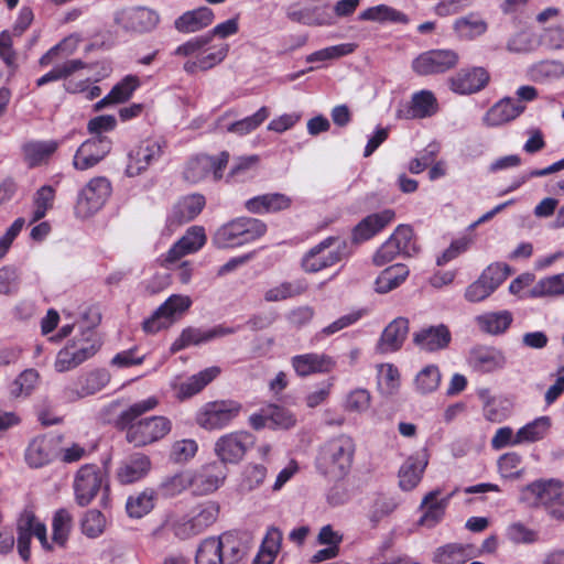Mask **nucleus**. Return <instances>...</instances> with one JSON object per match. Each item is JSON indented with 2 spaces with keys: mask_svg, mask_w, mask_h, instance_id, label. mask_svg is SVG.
<instances>
[{
  "mask_svg": "<svg viewBox=\"0 0 564 564\" xmlns=\"http://www.w3.org/2000/svg\"><path fill=\"white\" fill-rule=\"evenodd\" d=\"M156 397L138 401L122 411L118 424L126 430V440L137 447L147 446L164 438L172 430V422L163 415H153L135 421L159 405Z\"/></svg>",
  "mask_w": 564,
  "mask_h": 564,
  "instance_id": "obj_1",
  "label": "nucleus"
},
{
  "mask_svg": "<svg viewBox=\"0 0 564 564\" xmlns=\"http://www.w3.org/2000/svg\"><path fill=\"white\" fill-rule=\"evenodd\" d=\"M356 445L349 435L340 434L324 443L316 457L317 470L332 480L346 477L351 468Z\"/></svg>",
  "mask_w": 564,
  "mask_h": 564,
  "instance_id": "obj_2",
  "label": "nucleus"
},
{
  "mask_svg": "<svg viewBox=\"0 0 564 564\" xmlns=\"http://www.w3.org/2000/svg\"><path fill=\"white\" fill-rule=\"evenodd\" d=\"M219 508L214 502L197 506L191 514L170 512L163 527L180 540H187L204 532L218 517Z\"/></svg>",
  "mask_w": 564,
  "mask_h": 564,
  "instance_id": "obj_3",
  "label": "nucleus"
},
{
  "mask_svg": "<svg viewBox=\"0 0 564 564\" xmlns=\"http://www.w3.org/2000/svg\"><path fill=\"white\" fill-rule=\"evenodd\" d=\"M267 231V225L256 218L241 217L221 226L213 238L219 249L234 248L251 242Z\"/></svg>",
  "mask_w": 564,
  "mask_h": 564,
  "instance_id": "obj_4",
  "label": "nucleus"
},
{
  "mask_svg": "<svg viewBox=\"0 0 564 564\" xmlns=\"http://www.w3.org/2000/svg\"><path fill=\"white\" fill-rule=\"evenodd\" d=\"M100 348V341L93 328L73 339L56 355L54 368L57 372L69 371L91 358Z\"/></svg>",
  "mask_w": 564,
  "mask_h": 564,
  "instance_id": "obj_5",
  "label": "nucleus"
},
{
  "mask_svg": "<svg viewBox=\"0 0 564 564\" xmlns=\"http://www.w3.org/2000/svg\"><path fill=\"white\" fill-rule=\"evenodd\" d=\"M241 409V404L234 400L207 402L196 412L195 422L206 431L221 430L240 414Z\"/></svg>",
  "mask_w": 564,
  "mask_h": 564,
  "instance_id": "obj_6",
  "label": "nucleus"
},
{
  "mask_svg": "<svg viewBox=\"0 0 564 564\" xmlns=\"http://www.w3.org/2000/svg\"><path fill=\"white\" fill-rule=\"evenodd\" d=\"M229 161V153L223 151L217 156L198 154L191 158L184 166L183 177L189 184H198L208 178L220 181Z\"/></svg>",
  "mask_w": 564,
  "mask_h": 564,
  "instance_id": "obj_7",
  "label": "nucleus"
},
{
  "mask_svg": "<svg viewBox=\"0 0 564 564\" xmlns=\"http://www.w3.org/2000/svg\"><path fill=\"white\" fill-rule=\"evenodd\" d=\"M563 495V484L560 480H538L521 490L520 501L529 507H543L551 517L553 509H558Z\"/></svg>",
  "mask_w": 564,
  "mask_h": 564,
  "instance_id": "obj_8",
  "label": "nucleus"
},
{
  "mask_svg": "<svg viewBox=\"0 0 564 564\" xmlns=\"http://www.w3.org/2000/svg\"><path fill=\"white\" fill-rule=\"evenodd\" d=\"M111 194V184L104 176L91 178L79 192L75 205V214L79 218H88L97 213Z\"/></svg>",
  "mask_w": 564,
  "mask_h": 564,
  "instance_id": "obj_9",
  "label": "nucleus"
},
{
  "mask_svg": "<svg viewBox=\"0 0 564 564\" xmlns=\"http://www.w3.org/2000/svg\"><path fill=\"white\" fill-rule=\"evenodd\" d=\"M115 24L127 33H147L154 30L159 22V13L147 7H130L113 13Z\"/></svg>",
  "mask_w": 564,
  "mask_h": 564,
  "instance_id": "obj_10",
  "label": "nucleus"
},
{
  "mask_svg": "<svg viewBox=\"0 0 564 564\" xmlns=\"http://www.w3.org/2000/svg\"><path fill=\"white\" fill-rule=\"evenodd\" d=\"M256 443V436L247 431H236L220 436L215 443V454L223 464H238Z\"/></svg>",
  "mask_w": 564,
  "mask_h": 564,
  "instance_id": "obj_11",
  "label": "nucleus"
},
{
  "mask_svg": "<svg viewBox=\"0 0 564 564\" xmlns=\"http://www.w3.org/2000/svg\"><path fill=\"white\" fill-rule=\"evenodd\" d=\"M458 54L453 50H430L412 61V69L420 76L448 72L458 64Z\"/></svg>",
  "mask_w": 564,
  "mask_h": 564,
  "instance_id": "obj_12",
  "label": "nucleus"
},
{
  "mask_svg": "<svg viewBox=\"0 0 564 564\" xmlns=\"http://www.w3.org/2000/svg\"><path fill=\"white\" fill-rule=\"evenodd\" d=\"M164 148L165 142L159 138H149L141 141L128 154L126 174L129 177L140 175L162 156Z\"/></svg>",
  "mask_w": 564,
  "mask_h": 564,
  "instance_id": "obj_13",
  "label": "nucleus"
},
{
  "mask_svg": "<svg viewBox=\"0 0 564 564\" xmlns=\"http://www.w3.org/2000/svg\"><path fill=\"white\" fill-rule=\"evenodd\" d=\"M110 381V373L106 369H94L82 373L63 389V397L67 401H77L79 399L93 395L102 390Z\"/></svg>",
  "mask_w": 564,
  "mask_h": 564,
  "instance_id": "obj_14",
  "label": "nucleus"
},
{
  "mask_svg": "<svg viewBox=\"0 0 564 564\" xmlns=\"http://www.w3.org/2000/svg\"><path fill=\"white\" fill-rule=\"evenodd\" d=\"M339 241L335 237H328L313 247L303 258L302 267L308 273L318 272L332 267L341 260Z\"/></svg>",
  "mask_w": 564,
  "mask_h": 564,
  "instance_id": "obj_15",
  "label": "nucleus"
},
{
  "mask_svg": "<svg viewBox=\"0 0 564 564\" xmlns=\"http://www.w3.org/2000/svg\"><path fill=\"white\" fill-rule=\"evenodd\" d=\"M192 305V300L187 295L173 294L171 295L151 317L143 322V330L145 333L154 334L162 328L170 325L172 318L176 314H182L187 311Z\"/></svg>",
  "mask_w": 564,
  "mask_h": 564,
  "instance_id": "obj_16",
  "label": "nucleus"
},
{
  "mask_svg": "<svg viewBox=\"0 0 564 564\" xmlns=\"http://www.w3.org/2000/svg\"><path fill=\"white\" fill-rule=\"evenodd\" d=\"M111 147V140L105 135L94 137L86 140L77 149L74 155V167L79 171H85L95 166L107 156Z\"/></svg>",
  "mask_w": 564,
  "mask_h": 564,
  "instance_id": "obj_17",
  "label": "nucleus"
},
{
  "mask_svg": "<svg viewBox=\"0 0 564 564\" xmlns=\"http://www.w3.org/2000/svg\"><path fill=\"white\" fill-rule=\"evenodd\" d=\"M104 481V474L96 465H85L76 474L74 489L76 501L87 506L96 497Z\"/></svg>",
  "mask_w": 564,
  "mask_h": 564,
  "instance_id": "obj_18",
  "label": "nucleus"
},
{
  "mask_svg": "<svg viewBox=\"0 0 564 564\" xmlns=\"http://www.w3.org/2000/svg\"><path fill=\"white\" fill-rule=\"evenodd\" d=\"M206 234L203 227L192 226L185 235L177 240L162 258V265L169 268L182 257L198 251L206 243Z\"/></svg>",
  "mask_w": 564,
  "mask_h": 564,
  "instance_id": "obj_19",
  "label": "nucleus"
},
{
  "mask_svg": "<svg viewBox=\"0 0 564 564\" xmlns=\"http://www.w3.org/2000/svg\"><path fill=\"white\" fill-rule=\"evenodd\" d=\"M227 477L223 464L212 463L198 470H192V492L197 496L208 495L217 490Z\"/></svg>",
  "mask_w": 564,
  "mask_h": 564,
  "instance_id": "obj_20",
  "label": "nucleus"
},
{
  "mask_svg": "<svg viewBox=\"0 0 564 564\" xmlns=\"http://www.w3.org/2000/svg\"><path fill=\"white\" fill-rule=\"evenodd\" d=\"M238 29V20L236 18L229 19L223 23L217 24L209 33L191 39L189 41L177 46L174 51V54L177 56H192L193 54L203 50L207 44H209L213 36L225 39L236 34Z\"/></svg>",
  "mask_w": 564,
  "mask_h": 564,
  "instance_id": "obj_21",
  "label": "nucleus"
},
{
  "mask_svg": "<svg viewBox=\"0 0 564 564\" xmlns=\"http://www.w3.org/2000/svg\"><path fill=\"white\" fill-rule=\"evenodd\" d=\"M237 330L234 327H227L218 325L209 329H202L195 327L185 328L180 337L171 346V350L176 352L191 345H200L203 343L210 341L218 337L231 335Z\"/></svg>",
  "mask_w": 564,
  "mask_h": 564,
  "instance_id": "obj_22",
  "label": "nucleus"
},
{
  "mask_svg": "<svg viewBox=\"0 0 564 564\" xmlns=\"http://www.w3.org/2000/svg\"><path fill=\"white\" fill-rule=\"evenodd\" d=\"M57 440L43 435L33 438L25 449V462L31 468H41L50 464L57 455Z\"/></svg>",
  "mask_w": 564,
  "mask_h": 564,
  "instance_id": "obj_23",
  "label": "nucleus"
},
{
  "mask_svg": "<svg viewBox=\"0 0 564 564\" xmlns=\"http://www.w3.org/2000/svg\"><path fill=\"white\" fill-rule=\"evenodd\" d=\"M295 373L300 377H308L315 373H328L335 366L336 361L326 354L307 352L296 355L291 359Z\"/></svg>",
  "mask_w": 564,
  "mask_h": 564,
  "instance_id": "obj_24",
  "label": "nucleus"
},
{
  "mask_svg": "<svg viewBox=\"0 0 564 564\" xmlns=\"http://www.w3.org/2000/svg\"><path fill=\"white\" fill-rule=\"evenodd\" d=\"M489 74L482 67L460 69L451 77V89L460 95H469L484 89L489 82Z\"/></svg>",
  "mask_w": 564,
  "mask_h": 564,
  "instance_id": "obj_25",
  "label": "nucleus"
},
{
  "mask_svg": "<svg viewBox=\"0 0 564 564\" xmlns=\"http://www.w3.org/2000/svg\"><path fill=\"white\" fill-rule=\"evenodd\" d=\"M441 495L440 489L427 492L420 505V509L423 511L419 520V524L429 529L437 525L445 516V510L449 503L451 498L455 495V491L448 496L438 499Z\"/></svg>",
  "mask_w": 564,
  "mask_h": 564,
  "instance_id": "obj_26",
  "label": "nucleus"
},
{
  "mask_svg": "<svg viewBox=\"0 0 564 564\" xmlns=\"http://www.w3.org/2000/svg\"><path fill=\"white\" fill-rule=\"evenodd\" d=\"M219 373L220 369L213 366L191 376L185 381L174 380L172 381L171 387L175 392L176 399L184 401L199 393Z\"/></svg>",
  "mask_w": 564,
  "mask_h": 564,
  "instance_id": "obj_27",
  "label": "nucleus"
},
{
  "mask_svg": "<svg viewBox=\"0 0 564 564\" xmlns=\"http://www.w3.org/2000/svg\"><path fill=\"white\" fill-rule=\"evenodd\" d=\"M427 464L429 458L425 453L410 455L399 468V487L403 491L413 490L422 480Z\"/></svg>",
  "mask_w": 564,
  "mask_h": 564,
  "instance_id": "obj_28",
  "label": "nucleus"
},
{
  "mask_svg": "<svg viewBox=\"0 0 564 564\" xmlns=\"http://www.w3.org/2000/svg\"><path fill=\"white\" fill-rule=\"evenodd\" d=\"M452 340L448 327L444 324L423 327L413 334L414 344L425 351H437L445 349Z\"/></svg>",
  "mask_w": 564,
  "mask_h": 564,
  "instance_id": "obj_29",
  "label": "nucleus"
},
{
  "mask_svg": "<svg viewBox=\"0 0 564 564\" xmlns=\"http://www.w3.org/2000/svg\"><path fill=\"white\" fill-rule=\"evenodd\" d=\"M206 198L203 194L193 193L181 197L172 208L169 221L182 225L195 219L204 209Z\"/></svg>",
  "mask_w": 564,
  "mask_h": 564,
  "instance_id": "obj_30",
  "label": "nucleus"
},
{
  "mask_svg": "<svg viewBox=\"0 0 564 564\" xmlns=\"http://www.w3.org/2000/svg\"><path fill=\"white\" fill-rule=\"evenodd\" d=\"M469 365L480 372H492L507 365L503 351L495 347H475L469 352Z\"/></svg>",
  "mask_w": 564,
  "mask_h": 564,
  "instance_id": "obj_31",
  "label": "nucleus"
},
{
  "mask_svg": "<svg viewBox=\"0 0 564 564\" xmlns=\"http://www.w3.org/2000/svg\"><path fill=\"white\" fill-rule=\"evenodd\" d=\"M525 110V106L512 98H503L496 102L485 115L484 123L488 127H498L518 118Z\"/></svg>",
  "mask_w": 564,
  "mask_h": 564,
  "instance_id": "obj_32",
  "label": "nucleus"
},
{
  "mask_svg": "<svg viewBox=\"0 0 564 564\" xmlns=\"http://www.w3.org/2000/svg\"><path fill=\"white\" fill-rule=\"evenodd\" d=\"M409 333V321L397 317L382 332L378 343L381 352H393L401 348Z\"/></svg>",
  "mask_w": 564,
  "mask_h": 564,
  "instance_id": "obj_33",
  "label": "nucleus"
},
{
  "mask_svg": "<svg viewBox=\"0 0 564 564\" xmlns=\"http://www.w3.org/2000/svg\"><path fill=\"white\" fill-rule=\"evenodd\" d=\"M151 469V460L149 456L137 453L122 462L117 470L118 480L123 484H132L142 479Z\"/></svg>",
  "mask_w": 564,
  "mask_h": 564,
  "instance_id": "obj_34",
  "label": "nucleus"
},
{
  "mask_svg": "<svg viewBox=\"0 0 564 564\" xmlns=\"http://www.w3.org/2000/svg\"><path fill=\"white\" fill-rule=\"evenodd\" d=\"M395 217L393 209H384L380 213L371 214L364 218L354 229V239L365 241L373 237Z\"/></svg>",
  "mask_w": 564,
  "mask_h": 564,
  "instance_id": "obj_35",
  "label": "nucleus"
},
{
  "mask_svg": "<svg viewBox=\"0 0 564 564\" xmlns=\"http://www.w3.org/2000/svg\"><path fill=\"white\" fill-rule=\"evenodd\" d=\"M228 53V45L220 44L212 46L205 51H199L195 59H189L184 64V70L194 74L197 70H207L221 63Z\"/></svg>",
  "mask_w": 564,
  "mask_h": 564,
  "instance_id": "obj_36",
  "label": "nucleus"
},
{
  "mask_svg": "<svg viewBox=\"0 0 564 564\" xmlns=\"http://www.w3.org/2000/svg\"><path fill=\"white\" fill-rule=\"evenodd\" d=\"M214 20V12L207 7L187 11L178 17L174 26L182 33H194L212 24Z\"/></svg>",
  "mask_w": 564,
  "mask_h": 564,
  "instance_id": "obj_37",
  "label": "nucleus"
},
{
  "mask_svg": "<svg viewBox=\"0 0 564 564\" xmlns=\"http://www.w3.org/2000/svg\"><path fill=\"white\" fill-rule=\"evenodd\" d=\"M291 198L281 193H270L252 197L246 202V208L253 214L276 213L291 206Z\"/></svg>",
  "mask_w": 564,
  "mask_h": 564,
  "instance_id": "obj_38",
  "label": "nucleus"
},
{
  "mask_svg": "<svg viewBox=\"0 0 564 564\" xmlns=\"http://www.w3.org/2000/svg\"><path fill=\"white\" fill-rule=\"evenodd\" d=\"M358 18L361 21H371L380 24H408L410 22V18L404 12L387 4H378L367 8L360 12Z\"/></svg>",
  "mask_w": 564,
  "mask_h": 564,
  "instance_id": "obj_39",
  "label": "nucleus"
},
{
  "mask_svg": "<svg viewBox=\"0 0 564 564\" xmlns=\"http://www.w3.org/2000/svg\"><path fill=\"white\" fill-rule=\"evenodd\" d=\"M140 86V80L137 76L128 75L117 85L112 87L110 93L101 98L96 105V110H101L107 106L121 104L127 101L133 91Z\"/></svg>",
  "mask_w": 564,
  "mask_h": 564,
  "instance_id": "obj_40",
  "label": "nucleus"
},
{
  "mask_svg": "<svg viewBox=\"0 0 564 564\" xmlns=\"http://www.w3.org/2000/svg\"><path fill=\"white\" fill-rule=\"evenodd\" d=\"M438 111V102L431 90H421L413 94L408 119H423L434 116Z\"/></svg>",
  "mask_w": 564,
  "mask_h": 564,
  "instance_id": "obj_41",
  "label": "nucleus"
},
{
  "mask_svg": "<svg viewBox=\"0 0 564 564\" xmlns=\"http://www.w3.org/2000/svg\"><path fill=\"white\" fill-rule=\"evenodd\" d=\"M513 316L509 311L490 312L476 316L479 329L490 335H501L511 326Z\"/></svg>",
  "mask_w": 564,
  "mask_h": 564,
  "instance_id": "obj_42",
  "label": "nucleus"
},
{
  "mask_svg": "<svg viewBox=\"0 0 564 564\" xmlns=\"http://www.w3.org/2000/svg\"><path fill=\"white\" fill-rule=\"evenodd\" d=\"M409 269L404 264H394L384 269L377 278L375 283L376 292L380 294L388 293L399 288L408 278Z\"/></svg>",
  "mask_w": 564,
  "mask_h": 564,
  "instance_id": "obj_43",
  "label": "nucleus"
},
{
  "mask_svg": "<svg viewBox=\"0 0 564 564\" xmlns=\"http://www.w3.org/2000/svg\"><path fill=\"white\" fill-rule=\"evenodd\" d=\"M192 470H182L166 476L159 485L158 491L164 498H174L187 489H192Z\"/></svg>",
  "mask_w": 564,
  "mask_h": 564,
  "instance_id": "obj_44",
  "label": "nucleus"
},
{
  "mask_svg": "<svg viewBox=\"0 0 564 564\" xmlns=\"http://www.w3.org/2000/svg\"><path fill=\"white\" fill-rule=\"evenodd\" d=\"M528 75L536 83L560 79L564 76V63L556 59H546L532 64Z\"/></svg>",
  "mask_w": 564,
  "mask_h": 564,
  "instance_id": "obj_45",
  "label": "nucleus"
},
{
  "mask_svg": "<svg viewBox=\"0 0 564 564\" xmlns=\"http://www.w3.org/2000/svg\"><path fill=\"white\" fill-rule=\"evenodd\" d=\"M470 557L469 545L449 543L436 549L433 561L435 564H464Z\"/></svg>",
  "mask_w": 564,
  "mask_h": 564,
  "instance_id": "obj_46",
  "label": "nucleus"
},
{
  "mask_svg": "<svg viewBox=\"0 0 564 564\" xmlns=\"http://www.w3.org/2000/svg\"><path fill=\"white\" fill-rule=\"evenodd\" d=\"M551 429L549 416H539L517 431V442L521 444L535 443L543 440Z\"/></svg>",
  "mask_w": 564,
  "mask_h": 564,
  "instance_id": "obj_47",
  "label": "nucleus"
},
{
  "mask_svg": "<svg viewBox=\"0 0 564 564\" xmlns=\"http://www.w3.org/2000/svg\"><path fill=\"white\" fill-rule=\"evenodd\" d=\"M17 531H24L31 535H34L37 538L44 550H53V545L47 541L45 524L42 523L31 510H24L21 513L18 520Z\"/></svg>",
  "mask_w": 564,
  "mask_h": 564,
  "instance_id": "obj_48",
  "label": "nucleus"
},
{
  "mask_svg": "<svg viewBox=\"0 0 564 564\" xmlns=\"http://www.w3.org/2000/svg\"><path fill=\"white\" fill-rule=\"evenodd\" d=\"M216 539L218 540L225 564H236L243 557L245 545L237 534L226 532Z\"/></svg>",
  "mask_w": 564,
  "mask_h": 564,
  "instance_id": "obj_49",
  "label": "nucleus"
},
{
  "mask_svg": "<svg viewBox=\"0 0 564 564\" xmlns=\"http://www.w3.org/2000/svg\"><path fill=\"white\" fill-rule=\"evenodd\" d=\"M58 148L55 140L30 142L24 145L23 152L29 166L33 167L46 161Z\"/></svg>",
  "mask_w": 564,
  "mask_h": 564,
  "instance_id": "obj_50",
  "label": "nucleus"
},
{
  "mask_svg": "<svg viewBox=\"0 0 564 564\" xmlns=\"http://www.w3.org/2000/svg\"><path fill=\"white\" fill-rule=\"evenodd\" d=\"M282 542V532L272 528L268 531L260 552L253 561V564H272L276 554L280 551Z\"/></svg>",
  "mask_w": 564,
  "mask_h": 564,
  "instance_id": "obj_51",
  "label": "nucleus"
},
{
  "mask_svg": "<svg viewBox=\"0 0 564 564\" xmlns=\"http://www.w3.org/2000/svg\"><path fill=\"white\" fill-rule=\"evenodd\" d=\"M487 23L476 14L459 18L454 23V30L463 39L471 40L487 31Z\"/></svg>",
  "mask_w": 564,
  "mask_h": 564,
  "instance_id": "obj_52",
  "label": "nucleus"
},
{
  "mask_svg": "<svg viewBox=\"0 0 564 564\" xmlns=\"http://www.w3.org/2000/svg\"><path fill=\"white\" fill-rule=\"evenodd\" d=\"M269 116V108L263 106L252 116L246 117L241 120L228 124L226 130L227 132L235 133L238 135H246L254 131L258 127H260L268 119Z\"/></svg>",
  "mask_w": 564,
  "mask_h": 564,
  "instance_id": "obj_53",
  "label": "nucleus"
},
{
  "mask_svg": "<svg viewBox=\"0 0 564 564\" xmlns=\"http://www.w3.org/2000/svg\"><path fill=\"white\" fill-rule=\"evenodd\" d=\"M79 37L77 35H69L63 39L59 43L51 47L39 61L41 66H48L56 58L67 57L73 55L79 45Z\"/></svg>",
  "mask_w": 564,
  "mask_h": 564,
  "instance_id": "obj_54",
  "label": "nucleus"
},
{
  "mask_svg": "<svg viewBox=\"0 0 564 564\" xmlns=\"http://www.w3.org/2000/svg\"><path fill=\"white\" fill-rule=\"evenodd\" d=\"M154 507V492L144 490L135 496H130L126 503V509L131 518H142L148 514Z\"/></svg>",
  "mask_w": 564,
  "mask_h": 564,
  "instance_id": "obj_55",
  "label": "nucleus"
},
{
  "mask_svg": "<svg viewBox=\"0 0 564 564\" xmlns=\"http://www.w3.org/2000/svg\"><path fill=\"white\" fill-rule=\"evenodd\" d=\"M195 562L196 564H225L216 536H210L202 541L196 553Z\"/></svg>",
  "mask_w": 564,
  "mask_h": 564,
  "instance_id": "obj_56",
  "label": "nucleus"
},
{
  "mask_svg": "<svg viewBox=\"0 0 564 564\" xmlns=\"http://www.w3.org/2000/svg\"><path fill=\"white\" fill-rule=\"evenodd\" d=\"M560 294H564V273L541 279L530 290V296L532 297Z\"/></svg>",
  "mask_w": 564,
  "mask_h": 564,
  "instance_id": "obj_57",
  "label": "nucleus"
},
{
  "mask_svg": "<svg viewBox=\"0 0 564 564\" xmlns=\"http://www.w3.org/2000/svg\"><path fill=\"white\" fill-rule=\"evenodd\" d=\"M441 383L440 369L430 365L424 367L415 377V390L421 394H427L435 391Z\"/></svg>",
  "mask_w": 564,
  "mask_h": 564,
  "instance_id": "obj_58",
  "label": "nucleus"
},
{
  "mask_svg": "<svg viewBox=\"0 0 564 564\" xmlns=\"http://www.w3.org/2000/svg\"><path fill=\"white\" fill-rule=\"evenodd\" d=\"M54 199L55 189L51 185L40 187L33 196L34 210L31 221L34 223L42 219L47 210L53 207Z\"/></svg>",
  "mask_w": 564,
  "mask_h": 564,
  "instance_id": "obj_59",
  "label": "nucleus"
},
{
  "mask_svg": "<svg viewBox=\"0 0 564 564\" xmlns=\"http://www.w3.org/2000/svg\"><path fill=\"white\" fill-rule=\"evenodd\" d=\"M355 43H341L328 46L306 56L307 63L326 62L351 54L356 50Z\"/></svg>",
  "mask_w": 564,
  "mask_h": 564,
  "instance_id": "obj_60",
  "label": "nucleus"
},
{
  "mask_svg": "<svg viewBox=\"0 0 564 564\" xmlns=\"http://www.w3.org/2000/svg\"><path fill=\"white\" fill-rule=\"evenodd\" d=\"M506 538L513 544H532L539 540L538 531L527 527L520 521L510 523L506 528Z\"/></svg>",
  "mask_w": 564,
  "mask_h": 564,
  "instance_id": "obj_61",
  "label": "nucleus"
},
{
  "mask_svg": "<svg viewBox=\"0 0 564 564\" xmlns=\"http://www.w3.org/2000/svg\"><path fill=\"white\" fill-rule=\"evenodd\" d=\"M370 392L367 389L357 388L346 395L343 406L347 412L361 414L370 408Z\"/></svg>",
  "mask_w": 564,
  "mask_h": 564,
  "instance_id": "obj_62",
  "label": "nucleus"
},
{
  "mask_svg": "<svg viewBox=\"0 0 564 564\" xmlns=\"http://www.w3.org/2000/svg\"><path fill=\"white\" fill-rule=\"evenodd\" d=\"M70 521H72L70 514L64 509L58 510L54 514L53 523H52L53 544H56L59 547L65 546L67 539H68L69 531H70Z\"/></svg>",
  "mask_w": 564,
  "mask_h": 564,
  "instance_id": "obj_63",
  "label": "nucleus"
},
{
  "mask_svg": "<svg viewBox=\"0 0 564 564\" xmlns=\"http://www.w3.org/2000/svg\"><path fill=\"white\" fill-rule=\"evenodd\" d=\"M305 290L306 288L300 282H283L276 286L269 289L264 293V300L267 302L284 301L286 299L294 297L304 293Z\"/></svg>",
  "mask_w": 564,
  "mask_h": 564,
  "instance_id": "obj_64",
  "label": "nucleus"
}]
</instances>
